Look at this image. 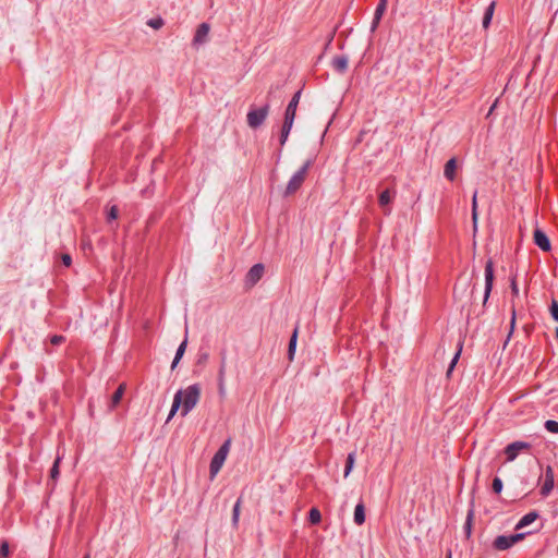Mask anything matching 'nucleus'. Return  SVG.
I'll use <instances>...</instances> for the list:
<instances>
[{"label":"nucleus","instance_id":"nucleus-1","mask_svg":"<svg viewBox=\"0 0 558 558\" xmlns=\"http://www.w3.org/2000/svg\"><path fill=\"white\" fill-rule=\"evenodd\" d=\"M199 399L201 387L197 384L190 385L185 389L177 391L167 422H169L179 410H181L182 416H186L197 405Z\"/></svg>","mask_w":558,"mask_h":558},{"label":"nucleus","instance_id":"nucleus-2","mask_svg":"<svg viewBox=\"0 0 558 558\" xmlns=\"http://www.w3.org/2000/svg\"><path fill=\"white\" fill-rule=\"evenodd\" d=\"M310 165H311V161L307 160L292 177L291 179L289 180L287 186H286V191H284V196H290L292 194H294L301 186L302 184L304 183L305 179H306V175H307V171H308V168H310Z\"/></svg>","mask_w":558,"mask_h":558},{"label":"nucleus","instance_id":"nucleus-3","mask_svg":"<svg viewBox=\"0 0 558 558\" xmlns=\"http://www.w3.org/2000/svg\"><path fill=\"white\" fill-rule=\"evenodd\" d=\"M231 440L228 439L225 441V444L219 448V450L215 453L214 458L211 459L210 466H209V473L210 477L214 478L219 471L221 470L227 456L230 450Z\"/></svg>","mask_w":558,"mask_h":558},{"label":"nucleus","instance_id":"nucleus-4","mask_svg":"<svg viewBox=\"0 0 558 558\" xmlns=\"http://www.w3.org/2000/svg\"><path fill=\"white\" fill-rule=\"evenodd\" d=\"M523 538V533H518L513 535H499L494 541V547L497 550H506L513 546L515 543L522 541Z\"/></svg>","mask_w":558,"mask_h":558},{"label":"nucleus","instance_id":"nucleus-5","mask_svg":"<svg viewBox=\"0 0 558 558\" xmlns=\"http://www.w3.org/2000/svg\"><path fill=\"white\" fill-rule=\"evenodd\" d=\"M218 395L223 400L227 397V357L223 355L217 375Z\"/></svg>","mask_w":558,"mask_h":558},{"label":"nucleus","instance_id":"nucleus-6","mask_svg":"<svg viewBox=\"0 0 558 558\" xmlns=\"http://www.w3.org/2000/svg\"><path fill=\"white\" fill-rule=\"evenodd\" d=\"M268 112H269L268 106H265L259 109L251 110L246 117L248 126L252 129H256L259 125H262L263 122L265 121V119L267 118Z\"/></svg>","mask_w":558,"mask_h":558},{"label":"nucleus","instance_id":"nucleus-7","mask_svg":"<svg viewBox=\"0 0 558 558\" xmlns=\"http://www.w3.org/2000/svg\"><path fill=\"white\" fill-rule=\"evenodd\" d=\"M530 448H531V445L527 442H524V441H514V442L509 444L505 448L507 461H509V462L513 461L521 451L527 450Z\"/></svg>","mask_w":558,"mask_h":558},{"label":"nucleus","instance_id":"nucleus-8","mask_svg":"<svg viewBox=\"0 0 558 558\" xmlns=\"http://www.w3.org/2000/svg\"><path fill=\"white\" fill-rule=\"evenodd\" d=\"M494 282V264L493 260H487L485 265V295H484V303L487 302L492 288Z\"/></svg>","mask_w":558,"mask_h":558},{"label":"nucleus","instance_id":"nucleus-9","mask_svg":"<svg viewBox=\"0 0 558 558\" xmlns=\"http://www.w3.org/2000/svg\"><path fill=\"white\" fill-rule=\"evenodd\" d=\"M300 98H301V90L296 92L293 95L291 101L289 102V105L286 109L284 120L294 122L296 108L300 102Z\"/></svg>","mask_w":558,"mask_h":558},{"label":"nucleus","instance_id":"nucleus-10","mask_svg":"<svg viewBox=\"0 0 558 558\" xmlns=\"http://www.w3.org/2000/svg\"><path fill=\"white\" fill-rule=\"evenodd\" d=\"M534 242L541 250L545 252H548L551 247L548 236L539 229L534 231Z\"/></svg>","mask_w":558,"mask_h":558},{"label":"nucleus","instance_id":"nucleus-11","mask_svg":"<svg viewBox=\"0 0 558 558\" xmlns=\"http://www.w3.org/2000/svg\"><path fill=\"white\" fill-rule=\"evenodd\" d=\"M554 487V470L550 465L546 468L545 483L541 488V494L547 496Z\"/></svg>","mask_w":558,"mask_h":558},{"label":"nucleus","instance_id":"nucleus-12","mask_svg":"<svg viewBox=\"0 0 558 558\" xmlns=\"http://www.w3.org/2000/svg\"><path fill=\"white\" fill-rule=\"evenodd\" d=\"M264 274V266L262 264L254 265L246 275L247 282L251 283V286H254Z\"/></svg>","mask_w":558,"mask_h":558},{"label":"nucleus","instance_id":"nucleus-13","mask_svg":"<svg viewBox=\"0 0 558 558\" xmlns=\"http://www.w3.org/2000/svg\"><path fill=\"white\" fill-rule=\"evenodd\" d=\"M469 287L470 280L468 278L461 279L454 288V298L460 301L463 300L468 295Z\"/></svg>","mask_w":558,"mask_h":558},{"label":"nucleus","instance_id":"nucleus-14","mask_svg":"<svg viewBox=\"0 0 558 558\" xmlns=\"http://www.w3.org/2000/svg\"><path fill=\"white\" fill-rule=\"evenodd\" d=\"M209 29L210 28L207 23H202L201 25H198L194 36V44L206 43Z\"/></svg>","mask_w":558,"mask_h":558},{"label":"nucleus","instance_id":"nucleus-15","mask_svg":"<svg viewBox=\"0 0 558 558\" xmlns=\"http://www.w3.org/2000/svg\"><path fill=\"white\" fill-rule=\"evenodd\" d=\"M456 171H457V160H456V158H451L445 165L444 175L448 180L453 181L456 178Z\"/></svg>","mask_w":558,"mask_h":558},{"label":"nucleus","instance_id":"nucleus-16","mask_svg":"<svg viewBox=\"0 0 558 558\" xmlns=\"http://www.w3.org/2000/svg\"><path fill=\"white\" fill-rule=\"evenodd\" d=\"M186 345H187V330L185 331L184 340L182 341V343L179 345V348L177 350L174 360H173L172 365H171L172 369L175 368V366L178 365V363L182 359V356H183V354L185 352Z\"/></svg>","mask_w":558,"mask_h":558},{"label":"nucleus","instance_id":"nucleus-17","mask_svg":"<svg viewBox=\"0 0 558 558\" xmlns=\"http://www.w3.org/2000/svg\"><path fill=\"white\" fill-rule=\"evenodd\" d=\"M125 389H126L125 384H121L118 387V389L116 390V392L113 393V396L111 398V404H110L111 409L116 408L120 403V401L125 392Z\"/></svg>","mask_w":558,"mask_h":558},{"label":"nucleus","instance_id":"nucleus-18","mask_svg":"<svg viewBox=\"0 0 558 558\" xmlns=\"http://www.w3.org/2000/svg\"><path fill=\"white\" fill-rule=\"evenodd\" d=\"M354 522L362 525L365 522V507L362 502L357 504L354 509Z\"/></svg>","mask_w":558,"mask_h":558},{"label":"nucleus","instance_id":"nucleus-19","mask_svg":"<svg viewBox=\"0 0 558 558\" xmlns=\"http://www.w3.org/2000/svg\"><path fill=\"white\" fill-rule=\"evenodd\" d=\"M536 518H537L536 512H529L527 514L523 515L522 519L517 523L515 529L517 530L523 529L524 526L533 523L536 520Z\"/></svg>","mask_w":558,"mask_h":558},{"label":"nucleus","instance_id":"nucleus-20","mask_svg":"<svg viewBox=\"0 0 558 558\" xmlns=\"http://www.w3.org/2000/svg\"><path fill=\"white\" fill-rule=\"evenodd\" d=\"M349 60L347 57H337L332 61L333 68L339 72H344L348 68Z\"/></svg>","mask_w":558,"mask_h":558},{"label":"nucleus","instance_id":"nucleus-21","mask_svg":"<svg viewBox=\"0 0 558 558\" xmlns=\"http://www.w3.org/2000/svg\"><path fill=\"white\" fill-rule=\"evenodd\" d=\"M298 327L294 329L290 342H289V349H288V356L289 360L292 361L294 353H295V347H296V339H298Z\"/></svg>","mask_w":558,"mask_h":558},{"label":"nucleus","instance_id":"nucleus-22","mask_svg":"<svg viewBox=\"0 0 558 558\" xmlns=\"http://www.w3.org/2000/svg\"><path fill=\"white\" fill-rule=\"evenodd\" d=\"M495 2H492L488 8L486 9V12L483 17V27L487 28L490 24V21L493 19L494 10H495Z\"/></svg>","mask_w":558,"mask_h":558},{"label":"nucleus","instance_id":"nucleus-23","mask_svg":"<svg viewBox=\"0 0 558 558\" xmlns=\"http://www.w3.org/2000/svg\"><path fill=\"white\" fill-rule=\"evenodd\" d=\"M293 122L284 120L281 135H280V144L283 145L289 136V133L292 129Z\"/></svg>","mask_w":558,"mask_h":558},{"label":"nucleus","instance_id":"nucleus-24","mask_svg":"<svg viewBox=\"0 0 558 558\" xmlns=\"http://www.w3.org/2000/svg\"><path fill=\"white\" fill-rule=\"evenodd\" d=\"M354 463H355V452H351L347 457V463H345V469H344V477H348L350 475L351 471L354 468Z\"/></svg>","mask_w":558,"mask_h":558},{"label":"nucleus","instance_id":"nucleus-25","mask_svg":"<svg viewBox=\"0 0 558 558\" xmlns=\"http://www.w3.org/2000/svg\"><path fill=\"white\" fill-rule=\"evenodd\" d=\"M378 201H379V205L381 207H386L392 201V195H391L390 191L385 190L384 192H381Z\"/></svg>","mask_w":558,"mask_h":558},{"label":"nucleus","instance_id":"nucleus-26","mask_svg":"<svg viewBox=\"0 0 558 558\" xmlns=\"http://www.w3.org/2000/svg\"><path fill=\"white\" fill-rule=\"evenodd\" d=\"M241 498H239L233 507V511H232V523L234 526L238 525V522H239V518H240V511H241Z\"/></svg>","mask_w":558,"mask_h":558},{"label":"nucleus","instance_id":"nucleus-27","mask_svg":"<svg viewBox=\"0 0 558 558\" xmlns=\"http://www.w3.org/2000/svg\"><path fill=\"white\" fill-rule=\"evenodd\" d=\"M461 351H462V342L459 343V347H458V351L457 353L454 354L449 367H448V371H447V376H450L451 372L453 371L458 360H459V356L461 354Z\"/></svg>","mask_w":558,"mask_h":558},{"label":"nucleus","instance_id":"nucleus-28","mask_svg":"<svg viewBox=\"0 0 558 558\" xmlns=\"http://www.w3.org/2000/svg\"><path fill=\"white\" fill-rule=\"evenodd\" d=\"M322 515L318 509L312 508L310 511V521L313 524H317L320 522Z\"/></svg>","mask_w":558,"mask_h":558},{"label":"nucleus","instance_id":"nucleus-29","mask_svg":"<svg viewBox=\"0 0 558 558\" xmlns=\"http://www.w3.org/2000/svg\"><path fill=\"white\" fill-rule=\"evenodd\" d=\"M387 1L388 0H379V3L375 10V14L377 15V19H381L384 15L386 9H387Z\"/></svg>","mask_w":558,"mask_h":558},{"label":"nucleus","instance_id":"nucleus-30","mask_svg":"<svg viewBox=\"0 0 558 558\" xmlns=\"http://www.w3.org/2000/svg\"><path fill=\"white\" fill-rule=\"evenodd\" d=\"M545 428L549 433L558 434V422L553 421V420H548V421L545 422Z\"/></svg>","mask_w":558,"mask_h":558},{"label":"nucleus","instance_id":"nucleus-31","mask_svg":"<svg viewBox=\"0 0 558 558\" xmlns=\"http://www.w3.org/2000/svg\"><path fill=\"white\" fill-rule=\"evenodd\" d=\"M59 462H60V457H58L50 470V476L52 480H57L58 475H59Z\"/></svg>","mask_w":558,"mask_h":558},{"label":"nucleus","instance_id":"nucleus-32","mask_svg":"<svg viewBox=\"0 0 558 558\" xmlns=\"http://www.w3.org/2000/svg\"><path fill=\"white\" fill-rule=\"evenodd\" d=\"M502 481L499 477H495L492 485L493 490L496 494H499L502 490Z\"/></svg>","mask_w":558,"mask_h":558},{"label":"nucleus","instance_id":"nucleus-33","mask_svg":"<svg viewBox=\"0 0 558 558\" xmlns=\"http://www.w3.org/2000/svg\"><path fill=\"white\" fill-rule=\"evenodd\" d=\"M473 517H474V511L470 510L468 513V517H466V522H465V530H466L468 535H470V533H471V525H472Z\"/></svg>","mask_w":558,"mask_h":558},{"label":"nucleus","instance_id":"nucleus-34","mask_svg":"<svg viewBox=\"0 0 558 558\" xmlns=\"http://www.w3.org/2000/svg\"><path fill=\"white\" fill-rule=\"evenodd\" d=\"M550 314H551V317L558 322V302L556 300H553L551 302V305H550Z\"/></svg>","mask_w":558,"mask_h":558},{"label":"nucleus","instance_id":"nucleus-35","mask_svg":"<svg viewBox=\"0 0 558 558\" xmlns=\"http://www.w3.org/2000/svg\"><path fill=\"white\" fill-rule=\"evenodd\" d=\"M147 24L154 29H159L163 25V21L161 19H153L149 20Z\"/></svg>","mask_w":558,"mask_h":558},{"label":"nucleus","instance_id":"nucleus-36","mask_svg":"<svg viewBox=\"0 0 558 558\" xmlns=\"http://www.w3.org/2000/svg\"><path fill=\"white\" fill-rule=\"evenodd\" d=\"M119 216V209L117 206H111V208L108 211L107 219L108 220H116Z\"/></svg>","mask_w":558,"mask_h":558},{"label":"nucleus","instance_id":"nucleus-37","mask_svg":"<svg viewBox=\"0 0 558 558\" xmlns=\"http://www.w3.org/2000/svg\"><path fill=\"white\" fill-rule=\"evenodd\" d=\"M9 555V545L7 542H3L0 546V558H8Z\"/></svg>","mask_w":558,"mask_h":558},{"label":"nucleus","instance_id":"nucleus-38","mask_svg":"<svg viewBox=\"0 0 558 558\" xmlns=\"http://www.w3.org/2000/svg\"><path fill=\"white\" fill-rule=\"evenodd\" d=\"M64 340H65L64 337L63 336H59V335H54V336H52L50 338V342L53 345H58V344L64 342Z\"/></svg>","mask_w":558,"mask_h":558},{"label":"nucleus","instance_id":"nucleus-39","mask_svg":"<svg viewBox=\"0 0 558 558\" xmlns=\"http://www.w3.org/2000/svg\"><path fill=\"white\" fill-rule=\"evenodd\" d=\"M61 259H62L63 265L66 267H69L72 263V258L69 254H63Z\"/></svg>","mask_w":558,"mask_h":558},{"label":"nucleus","instance_id":"nucleus-40","mask_svg":"<svg viewBox=\"0 0 558 558\" xmlns=\"http://www.w3.org/2000/svg\"><path fill=\"white\" fill-rule=\"evenodd\" d=\"M514 326H515V311L512 310V317H511V323H510V332H509V336H508V339L510 338L513 329H514Z\"/></svg>","mask_w":558,"mask_h":558},{"label":"nucleus","instance_id":"nucleus-41","mask_svg":"<svg viewBox=\"0 0 558 558\" xmlns=\"http://www.w3.org/2000/svg\"><path fill=\"white\" fill-rule=\"evenodd\" d=\"M511 291L515 296L519 294V288L517 286L515 278H512L511 280Z\"/></svg>","mask_w":558,"mask_h":558},{"label":"nucleus","instance_id":"nucleus-42","mask_svg":"<svg viewBox=\"0 0 558 558\" xmlns=\"http://www.w3.org/2000/svg\"><path fill=\"white\" fill-rule=\"evenodd\" d=\"M379 22H380V19H377V15L374 14V19H373L372 27H371L372 32H375V29L377 28Z\"/></svg>","mask_w":558,"mask_h":558},{"label":"nucleus","instance_id":"nucleus-43","mask_svg":"<svg viewBox=\"0 0 558 558\" xmlns=\"http://www.w3.org/2000/svg\"><path fill=\"white\" fill-rule=\"evenodd\" d=\"M472 210H477V193L475 192L472 197Z\"/></svg>","mask_w":558,"mask_h":558},{"label":"nucleus","instance_id":"nucleus-44","mask_svg":"<svg viewBox=\"0 0 558 558\" xmlns=\"http://www.w3.org/2000/svg\"><path fill=\"white\" fill-rule=\"evenodd\" d=\"M472 220H473L474 230H476V227H477V210H472Z\"/></svg>","mask_w":558,"mask_h":558},{"label":"nucleus","instance_id":"nucleus-45","mask_svg":"<svg viewBox=\"0 0 558 558\" xmlns=\"http://www.w3.org/2000/svg\"><path fill=\"white\" fill-rule=\"evenodd\" d=\"M446 557H447V558H452V553H451V550H448V551H447Z\"/></svg>","mask_w":558,"mask_h":558},{"label":"nucleus","instance_id":"nucleus-46","mask_svg":"<svg viewBox=\"0 0 558 558\" xmlns=\"http://www.w3.org/2000/svg\"><path fill=\"white\" fill-rule=\"evenodd\" d=\"M556 337H557V339H558V328H556Z\"/></svg>","mask_w":558,"mask_h":558},{"label":"nucleus","instance_id":"nucleus-47","mask_svg":"<svg viewBox=\"0 0 558 558\" xmlns=\"http://www.w3.org/2000/svg\"><path fill=\"white\" fill-rule=\"evenodd\" d=\"M84 558H89V555H88V554H87V555H85V557H84Z\"/></svg>","mask_w":558,"mask_h":558}]
</instances>
